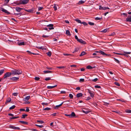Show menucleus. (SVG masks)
I'll return each mask as SVG.
<instances>
[{
	"mask_svg": "<svg viewBox=\"0 0 131 131\" xmlns=\"http://www.w3.org/2000/svg\"><path fill=\"white\" fill-rule=\"evenodd\" d=\"M12 74L19 75L22 74V71L20 69H14L11 71Z\"/></svg>",
	"mask_w": 131,
	"mask_h": 131,
	"instance_id": "f257e3e1",
	"label": "nucleus"
},
{
	"mask_svg": "<svg viewBox=\"0 0 131 131\" xmlns=\"http://www.w3.org/2000/svg\"><path fill=\"white\" fill-rule=\"evenodd\" d=\"M12 74V72H6L5 74L3 76V79H5L8 77H9Z\"/></svg>",
	"mask_w": 131,
	"mask_h": 131,
	"instance_id": "f03ea898",
	"label": "nucleus"
},
{
	"mask_svg": "<svg viewBox=\"0 0 131 131\" xmlns=\"http://www.w3.org/2000/svg\"><path fill=\"white\" fill-rule=\"evenodd\" d=\"M25 11L28 12L30 13H33L34 12H35V8H32V9L27 10L26 9H24V10Z\"/></svg>",
	"mask_w": 131,
	"mask_h": 131,
	"instance_id": "7ed1b4c3",
	"label": "nucleus"
},
{
	"mask_svg": "<svg viewBox=\"0 0 131 131\" xmlns=\"http://www.w3.org/2000/svg\"><path fill=\"white\" fill-rule=\"evenodd\" d=\"M9 127L14 129H20V128L19 127H15L13 125L9 126Z\"/></svg>",
	"mask_w": 131,
	"mask_h": 131,
	"instance_id": "20e7f679",
	"label": "nucleus"
},
{
	"mask_svg": "<svg viewBox=\"0 0 131 131\" xmlns=\"http://www.w3.org/2000/svg\"><path fill=\"white\" fill-rule=\"evenodd\" d=\"M100 53H101L103 56H106L107 57L110 56H111L110 54H108L106 53H105L103 51L100 50Z\"/></svg>",
	"mask_w": 131,
	"mask_h": 131,
	"instance_id": "39448f33",
	"label": "nucleus"
},
{
	"mask_svg": "<svg viewBox=\"0 0 131 131\" xmlns=\"http://www.w3.org/2000/svg\"><path fill=\"white\" fill-rule=\"evenodd\" d=\"M1 10L2 11L4 12L6 14H10V13L9 12H8L7 10L3 8H2L1 9Z\"/></svg>",
	"mask_w": 131,
	"mask_h": 131,
	"instance_id": "423d86ee",
	"label": "nucleus"
},
{
	"mask_svg": "<svg viewBox=\"0 0 131 131\" xmlns=\"http://www.w3.org/2000/svg\"><path fill=\"white\" fill-rule=\"evenodd\" d=\"M126 20L127 21L131 22V16H128L126 18Z\"/></svg>",
	"mask_w": 131,
	"mask_h": 131,
	"instance_id": "0eeeda50",
	"label": "nucleus"
},
{
	"mask_svg": "<svg viewBox=\"0 0 131 131\" xmlns=\"http://www.w3.org/2000/svg\"><path fill=\"white\" fill-rule=\"evenodd\" d=\"M29 0H22V4L25 5L27 3L29 2Z\"/></svg>",
	"mask_w": 131,
	"mask_h": 131,
	"instance_id": "6e6552de",
	"label": "nucleus"
},
{
	"mask_svg": "<svg viewBox=\"0 0 131 131\" xmlns=\"http://www.w3.org/2000/svg\"><path fill=\"white\" fill-rule=\"evenodd\" d=\"M16 10L18 12H20L23 9V8L19 7H17L16 8Z\"/></svg>",
	"mask_w": 131,
	"mask_h": 131,
	"instance_id": "1a4fd4ad",
	"label": "nucleus"
},
{
	"mask_svg": "<svg viewBox=\"0 0 131 131\" xmlns=\"http://www.w3.org/2000/svg\"><path fill=\"white\" fill-rule=\"evenodd\" d=\"M80 43H81L83 44H85L86 43V42L83 41L82 39H79L78 41Z\"/></svg>",
	"mask_w": 131,
	"mask_h": 131,
	"instance_id": "9d476101",
	"label": "nucleus"
},
{
	"mask_svg": "<svg viewBox=\"0 0 131 131\" xmlns=\"http://www.w3.org/2000/svg\"><path fill=\"white\" fill-rule=\"evenodd\" d=\"M19 78L16 77H13L10 79L13 81H17L18 80Z\"/></svg>",
	"mask_w": 131,
	"mask_h": 131,
	"instance_id": "9b49d317",
	"label": "nucleus"
},
{
	"mask_svg": "<svg viewBox=\"0 0 131 131\" xmlns=\"http://www.w3.org/2000/svg\"><path fill=\"white\" fill-rule=\"evenodd\" d=\"M83 95V94L81 93H79L77 94L76 95V96L78 98L82 96Z\"/></svg>",
	"mask_w": 131,
	"mask_h": 131,
	"instance_id": "f8f14e48",
	"label": "nucleus"
},
{
	"mask_svg": "<svg viewBox=\"0 0 131 131\" xmlns=\"http://www.w3.org/2000/svg\"><path fill=\"white\" fill-rule=\"evenodd\" d=\"M57 86V85H56L53 86H48L47 87V88L48 89H50L54 88Z\"/></svg>",
	"mask_w": 131,
	"mask_h": 131,
	"instance_id": "ddd939ff",
	"label": "nucleus"
},
{
	"mask_svg": "<svg viewBox=\"0 0 131 131\" xmlns=\"http://www.w3.org/2000/svg\"><path fill=\"white\" fill-rule=\"evenodd\" d=\"M99 9L100 10H106V8L105 7H102L101 6H99Z\"/></svg>",
	"mask_w": 131,
	"mask_h": 131,
	"instance_id": "4468645a",
	"label": "nucleus"
},
{
	"mask_svg": "<svg viewBox=\"0 0 131 131\" xmlns=\"http://www.w3.org/2000/svg\"><path fill=\"white\" fill-rule=\"evenodd\" d=\"M85 1L81 0V1H79V2H78V4L79 5H80L81 4H83V3H85Z\"/></svg>",
	"mask_w": 131,
	"mask_h": 131,
	"instance_id": "2eb2a0df",
	"label": "nucleus"
},
{
	"mask_svg": "<svg viewBox=\"0 0 131 131\" xmlns=\"http://www.w3.org/2000/svg\"><path fill=\"white\" fill-rule=\"evenodd\" d=\"M30 97V96H28L25 97L24 99V101H28Z\"/></svg>",
	"mask_w": 131,
	"mask_h": 131,
	"instance_id": "dca6fc26",
	"label": "nucleus"
},
{
	"mask_svg": "<svg viewBox=\"0 0 131 131\" xmlns=\"http://www.w3.org/2000/svg\"><path fill=\"white\" fill-rule=\"evenodd\" d=\"M11 100V99L10 98H8L7 99L6 102L5 103V104H7V103L10 102Z\"/></svg>",
	"mask_w": 131,
	"mask_h": 131,
	"instance_id": "f3484780",
	"label": "nucleus"
},
{
	"mask_svg": "<svg viewBox=\"0 0 131 131\" xmlns=\"http://www.w3.org/2000/svg\"><path fill=\"white\" fill-rule=\"evenodd\" d=\"M71 117H73L75 116V113L74 112H72L71 114H70Z\"/></svg>",
	"mask_w": 131,
	"mask_h": 131,
	"instance_id": "a211bd4d",
	"label": "nucleus"
},
{
	"mask_svg": "<svg viewBox=\"0 0 131 131\" xmlns=\"http://www.w3.org/2000/svg\"><path fill=\"white\" fill-rule=\"evenodd\" d=\"M66 34L68 36H71V34L70 33V32L69 30H67L66 32Z\"/></svg>",
	"mask_w": 131,
	"mask_h": 131,
	"instance_id": "6ab92c4d",
	"label": "nucleus"
},
{
	"mask_svg": "<svg viewBox=\"0 0 131 131\" xmlns=\"http://www.w3.org/2000/svg\"><path fill=\"white\" fill-rule=\"evenodd\" d=\"M95 67H93L90 66H88L86 67V68L89 69H91Z\"/></svg>",
	"mask_w": 131,
	"mask_h": 131,
	"instance_id": "aec40b11",
	"label": "nucleus"
},
{
	"mask_svg": "<svg viewBox=\"0 0 131 131\" xmlns=\"http://www.w3.org/2000/svg\"><path fill=\"white\" fill-rule=\"evenodd\" d=\"M24 45V42H19L18 43V45L19 46Z\"/></svg>",
	"mask_w": 131,
	"mask_h": 131,
	"instance_id": "412c9836",
	"label": "nucleus"
},
{
	"mask_svg": "<svg viewBox=\"0 0 131 131\" xmlns=\"http://www.w3.org/2000/svg\"><path fill=\"white\" fill-rule=\"evenodd\" d=\"M43 72L45 73H52V71H50L47 70V71H43Z\"/></svg>",
	"mask_w": 131,
	"mask_h": 131,
	"instance_id": "4be33fe9",
	"label": "nucleus"
},
{
	"mask_svg": "<svg viewBox=\"0 0 131 131\" xmlns=\"http://www.w3.org/2000/svg\"><path fill=\"white\" fill-rule=\"evenodd\" d=\"M75 20L77 22H78V23H80L81 24V21L78 18L75 19Z\"/></svg>",
	"mask_w": 131,
	"mask_h": 131,
	"instance_id": "5701e85b",
	"label": "nucleus"
},
{
	"mask_svg": "<svg viewBox=\"0 0 131 131\" xmlns=\"http://www.w3.org/2000/svg\"><path fill=\"white\" fill-rule=\"evenodd\" d=\"M19 122L24 124H27L28 123L27 122L23 121H19Z\"/></svg>",
	"mask_w": 131,
	"mask_h": 131,
	"instance_id": "b1692460",
	"label": "nucleus"
},
{
	"mask_svg": "<svg viewBox=\"0 0 131 131\" xmlns=\"http://www.w3.org/2000/svg\"><path fill=\"white\" fill-rule=\"evenodd\" d=\"M27 52H28V53H29V54H33L34 55H37V54L36 53H33L31 52L30 51H27Z\"/></svg>",
	"mask_w": 131,
	"mask_h": 131,
	"instance_id": "393cba45",
	"label": "nucleus"
},
{
	"mask_svg": "<svg viewBox=\"0 0 131 131\" xmlns=\"http://www.w3.org/2000/svg\"><path fill=\"white\" fill-rule=\"evenodd\" d=\"M4 69H2L0 70V76L4 72Z\"/></svg>",
	"mask_w": 131,
	"mask_h": 131,
	"instance_id": "a878e982",
	"label": "nucleus"
},
{
	"mask_svg": "<svg viewBox=\"0 0 131 131\" xmlns=\"http://www.w3.org/2000/svg\"><path fill=\"white\" fill-rule=\"evenodd\" d=\"M102 19V17H96L95 18V20H100Z\"/></svg>",
	"mask_w": 131,
	"mask_h": 131,
	"instance_id": "bb28decb",
	"label": "nucleus"
},
{
	"mask_svg": "<svg viewBox=\"0 0 131 131\" xmlns=\"http://www.w3.org/2000/svg\"><path fill=\"white\" fill-rule=\"evenodd\" d=\"M82 111L83 113L85 114H88L89 112V111L84 110H83Z\"/></svg>",
	"mask_w": 131,
	"mask_h": 131,
	"instance_id": "cd10ccee",
	"label": "nucleus"
},
{
	"mask_svg": "<svg viewBox=\"0 0 131 131\" xmlns=\"http://www.w3.org/2000/svg\"><path fill=\"white\" fill-rule=\"evenodd\" d=\"M90 94L91 97H93L94 96V92H92L91 93H90Z\"/></svg>",
	"mask_w": 131,
	"mask_h": 131,
	"instance_id": "c85d7f7f",
	"label": "nucleus"
},
{
	"mask_svg": "<svg viewBox=\"0 0 131 131\" xmlns=\"http://www.w3.org/2000/svg\"><path fill=\"white\" fill-rule=\"evenodd\" d=\"M86 53L84 51H82L81 54L80 55V56H82L85 54Z\"/></svg>",
	"mask_w": 131,
	"mask_h": 131,
	"instance_id": "c756f323",
	"label": "nucleus"
},
{
	"mask_svg": "<svg viewBox=\"0 0 131 131\" xmlns=\"http://www.w3.org/2000/svg\"><path fill=\"white\" fill-rule=\"evenodd\" d=\"M114 60L117 63H120V61L118 60L117 59H116L115 58H114Z\"/></svg>",
	"mask_w": 131,
	"mask_h": 131,
	"instance_id": "7c9ffc66",
	"label": "nucleus"
},
{
	"mask_svg": "<svg viewBox=\"0 0 131 131\" xmlns=\"http://www.w3.org/2000/svg\"><path fill=\"white\" fill-rule=\"evenodd\" d=\"M125 111L127 113H131V110H127Z\"/></svg>",
	"mask_w": 131,
	"mask_h": 131,
	"instance_id": "2f4dec72",
	"label": "nucleus"
},
{
	"mask_svg": "<svg viewBox=\"0 0 131 131\" xmlns=\"http://www.w3.org/2000/svg\"><path fill=\"white\" fill-rule=\"evenodd\" d=\"M51 109V108H49V107H46V108H44L43 110V111L49 110H50Z\"/></svg>",
	"mask_w": 131,
	"mask_h": 131,
	"instance_id": "473e14b6",
	"label": "nucleus"
},
{
	"mask_svg": "<svg viewBox=\"0 0 131 131\" xmlns=\"http://www.w3.org/2000/svg\"><path fill=\"white\" fill-rule=\"evenodd\" d=\"M15 105H13L11 107H10L9 108V109L10 110H12L14 109L15 107Z\"/></svg>",
	"mask_w": 131,
	"mask_h": 131,
	"instance_id": "72a5a7b5",
	"label": "nucleus"
},
{
	"mask_svg": "<svg viewBox=\"0 0 131 131\" xmlns=\"http://www.w3.org/2000/svg\"><path fill=\"white\" fill-rule=\"evenodd\" d=\"M88 23L91 26H93L94 25V23L91 22H89Z\"/></svg>",
	"mask_w": 131,
	"mask_h": 131,
	"instance_id": "f704fd0d",
	"label": "nucleus"
},
{
	"mask_svg": "<svg viewBox=\"0 0 131 131\" xmlns=\"http://www.w3.org/2000/svg\"><path fill=\"white\" fill-rule=\"evenodd\" d=\"M81 24H83L84 26H86L88 25L85 22H81Z\"/></svg>",
	"mask_w": 131,
	"mask_h": 131,
	"instance_id": "c9c22d12",
	"label": "nucleus"
},
{
	"mask_svg": "<svg viewBox=\"0 0 131 131\" xmlns=\"http://www.w3.org/2000/svg\"><path fill=\"white\" fill-rule=\"evenodd\" d=\"M47 55L49 57H50L51 54V51H49L47 53Z\"/></svg>",
	"mask_w": 131,
	"mask_h": 131,
	"instance_id": "e433bc0d",
	"label": "nucleus"
},
{
	"mask_svg": "<svg viewBox=\"0 0 131 131\" xmlns=\"http://www.w3.org/2000/svg\"><path fill=\"white\" fill-rule=\"evenodd\" d=\"M53 25L52 24H49L47 26V27H53Z\"/></svg>",
	"mask_w": 131,
	"mask_h": 131,
	"instance_id": "4c0bfd02",
	"label": "nucleus"
},
{
	"mask_svg": "<svg viewBox=\"0 0 131 131\" xmlns=\"http://www.w3.org/2000/svg\"><path fill=\"white\" fill-rule=\"evenodd\" d=\"M22 118H25V117L26 116H27V115L26 114H23L22 115Z\"/></svg>",
	"mask_w": 131,
	"mask_h": 131,
	"instance_id": "58836bf2",
	"label": "nucleus"
},
{
	"mask_svg": "<svg viewBox=\"0 0 131 131\" xmlns=\"http://www.w3.org/2000/svg\"><path fill=\"white\" fill-rule=\"evenodd\" d=\"M98 80V79L97 78H95L93 80H92V81L94 82H96Z\"/></svg>",
	"mask_w": 131,
	"mask_h": 131,
	"instance_id": "ea45409f",
	"label": "nucleus"
},
{
	"mask_svg": "<svg viewBox=\"0 0 131 131\" xmlns=\"http://www.w3.org/2000/svg\"><path fill=\"white\" fill-rule=\"evenodd\" d=\"M51 80V78L50 77H47L46 78L45 80L46 81L49 80Z\"/></svg>",
	"mask_w": 131,
	"mask_h": 131,
	"instance_id": "a19ab883",
	"label": "nucleus"
},
{
	"mask_svg": "<svg viewBox=\"0 0 131 131\" xmlns=\"http://www.w3.org/2000/svg\"><path fill=\"white\" fill-rule=\"evenodd\" d=\"M69 96L71 99H72L73 98V96L72 94H70Z\"/></svg>",
	"mask_w": 131,
	"mask_h": 131,
	"instance_id": "79ce46f5",
	"label": "nucleus"
},
{
	"mask_svg": "<svg viewBox=\"0 0 131 131\" xmlns=\"http://www.w3.org/2000/svg\"><path fill=\"white\" fill-rule=\"evenodd\" d=\"M84 81V79H80L79 80V82H83Z\"/></svg>",
	"mask_w": 131,
	"mask_h": 131,
	"instance_id": "37998d69",
	"label": "nucleus"
},
{
	"mask_svg": "<svg viewBox=\"0 0 131 131\" xmlns=\"http://www.w3.org/2000/svg\"><path fill=\"white\" fill-rule=\"evenodd\" d=\"M65 67L64 66H59L57 67V68L59 69H62L64 68Z\"/></svg>",
	"mask_w": 131,
	"mask_h": 131,
	"instance_id": "c03bdc74",
	"label": "nucleus"
},
{
	"mask_svg": "<svg viewBox=\"0 0 131 131\" xmlns=\"http://www.w3.org/2000/svg\"><path fill=\"white\" fill-rule=\"evenodd\" d=\"M94 87L96 88H101L100 86L98 85H96Z\"/></svg>",
	"mask_w": 131,
	"mask_h": 131,
	"instance_id": "a18cd8bd",
	"label": "nucleus"
},
{
	"mask_svg": "<svg viewBox=\"0 0 131 131\" xmlns=\"http://www.w3.org/2000/svg\"><path fill=\"white\" fill-rule=\"evenodd\" d=\"M79 50V48H76L75 49V51L73 52V53H74V52H77L78 51V50Z\"/></svg>",
	"mask_w": 131,
	"mask_h": 131,
	"instance_id": "49530a36",
	"label": "nucleus"
},
{
	"mask_svg": "<svg viewBox=\"0 0 131 131\" xmlns=\"http://www.w3.org/2000/svg\"><path fill=\"white\" fill-rule=\"evenodd\" d=\"M60 106H61L60 105H57L56 106V107L54 108L55 109H57Z\"/></svg>",
	"mask_w": 131,
	"mask_h": 131,
	"instance_id": "de8ad7c7",
	"label": "nucleus"
},
{
	"mask_svg": "<svg viewBox=\"0 0 131 131\" xmlns=\"http://www.w3.org/2000/svg\"><path fill=\"white\" fill-rule=\"evenodd\" d=\"M37 122H39L40 123L42 124L44 123V122L42 121H37Z\"/></svg>",
	"mask_w": 131,
	"mask_h": 131,
	"instance_id": "09e8293b",
	"label": "nucleus"
},
{
	"mask_svg": "<svg viewBox=\"0 0 131 131\" xmlns=\"http://www.w3.org/2000/svg\"><path fill=\"white\" fill-rule=\"evenodd\" d=\"M9 1L8 0H5L4 1V4H7L9 2Z\"/></svg>",
	"mask_w": 131,
	"mask_h": 131,
	"instance_id": "8fccbe9b",
	"label": "nucleus"
},
{
	"mask_svg": "<svg viewBox=\"0 0 131 131\" xmlns=\"http://www.w3.org/2000/svg\"><path fill=\"white\" fill-rule=\"evenodd\" d=\"M18 95L17 93H13V95L14 96H17Z\"/></svg>",
	"mask_w": 131,
	"mask_h": 131,
	"instance_id": "3c124183",
	"label": "nucleus"
},
{
	"mask_svg": "<svg viewBox=\"0 0 131 131\" xmlns=\"http://www.w3.org/2000/svg\"><path fill=\"white\" fill-rule=\"evenodd\" d=\"M43 8V7H38V11L40 10Z\"/></svg>",
	"mask_w": 131,
	"mask_h": 131,
	"instance_id": "603ef678",
	"label": "nucleus"
},
{
	"mask_svg": "<svg viewBox=\"0 0 131 131\" xmlns=\"http://www.w3.org/2000/svg\"><path fill=\"white\" fill-rule=\"evenodd\" d=\"M114 84H115L117 85V86H120L119 84L117 82H115L114 83Z\"/></svg>",
	"mask_w": 131,
	"mask_h": 131,
	"instance_id": "864d4df0",
	"label": "nucleus"
},
{
	"mask_svg": "<svg viewBox=\"0 0 131 131\" xmlns=\"http://www.w3.org/2000/svg\"><path fill=\"white\" fill-rule=\"evenodd\" d=\"M35 79L36 80H38L40 79V78L39 77H36L35 78Z\"/></svg>",
	"mask_w": 131,
	"mask_h": 131,
	"instance_id": "5fc2aeb1",
	"label": "nucleus"
},
{
	"mask_svg": "<svg viewBox=\"0 0 131 131\" xmlns=\"http://www.w3.org/2000/svg\"><path fill=\"white\" fill-rule=\"evenodd\" d=\"M46 68L50 70H52V68L51 67H46Z\"/></svg>",
	"mask_w": 131,
	"mask_h": 131,
	"instance_id": "6e6d98bb",
	"label": "nucleus"
},
{
	"mask_svg": "<svg viewBox=\"0 0 131 131\" xmlns=\"http://www.w3.org/2000/svg\"><path fill=\"white\" fill-rule=\"evenodd\" d=\"M53 8L54 9V10L56 11L57 10V7L55 5H54V6L53 7Z\"/></svg>",
	"mask_w": 131,
	"mask_h": 131,
	"instance_id": "4d7b16f0",
	"label": "nucleus"
},
{
	"mask_svg": "<svg viewBox=\"0 0 131 131\" xmlns=\"http://www.w3.org/2000/svg\"><path fill=\"white\" fill-rule=\"evenodd\" d=\"M75 39H77L78 41L79 40V39L78 38L77 36V35H75Z\"/></svg>",
	"mask_w": 131,
	"mask_h": 131,
	"instance_id": "13d9d810",
	"label": "nucleus"
},
{
	"mask_svg": "<svg viewBox=\"0 0 131 131\" xmlns=\"http://www.w3.org/2000/svg\"><path fill=\"white\" fill-rule=\"evenodd\" d=\"M115 53L116 54H117L118 55H124V54L123 53Z\"/></svg>",
	"mask_w": 131,
	"mask_h": 131,
	"instance_id": "bf43d9fd",
	"label": "nucleus"
},
{
	"mask_svg": "<svg viewBox=\"0 0 131 131\" xmlns=\"http://www.w3.org/2000/svg\"><path fill=\"white\" fill-rule=\"evenodd\" d=\"M104 105H105L107 106V105L109 104V103L106 102H104Z\"/></svg>",
	"mask_w": 131,
	"mask_h": 131,
	"instance_id": "052dcab7",
	"label": "nucleus"
},
{
	"mask_svg": "<svg viewBox=\"0 0 131 131\" xmlns=\"http://www.w3.org/2000/svg\"><path fill=\"white\" fill-rule=\"evenodd\" d=\"M107 31V29H105L104 30H102L101 31L103 32H106Z\"/></svg>",
	"mask_w": 131,
	"mask_h": 131,
	"instance_id": "680f3d73",
	"label": "nucleus"
},
{
	"mask_svg": "<svg viewBox=\"0 0 131 131\" xmlns=\"http://www.w3.org/2000/svg\"><path fill=\"white\" fill-rule=\"evenodd\" d=\"M36 125L37 126L39 127V128H42L43 126V125Z\"/></svg>",
	"mask_w": 131,
	"mask_h": 131,
	"instance_id": "e2e57ef3",
	"label": "nucleus"
},
{
	"mask_svg": "<svg viewBox=\"0 0 131 131\" xmlns=\"http://www.w3.org/2000/svg\"><path fill=\"white\" fill-rule=\"evenodd\" d=\"M41 104L43 105H48V103H41Z\"/></svg>",
	"mask_w": 131,
	"mask_h": 131,
	"instance_id": "0e129e2a",
	"label": "nucleus"
},
{
	"mask_svg": "<svg viewBox=\"0 0 131 131\" xmlns=\"http://www.w3.org/2000/svg\"><path fill=\"white\" fill-rule=\"evenodd\" d=\"M42 37L43 38H46L48 37L49 36L47 35H43L42 36Z\"/></svg>",
	"mask_w": 131,
	"mask_h": 131,
	"instance_id": "69168bd1",
	"label": "nucleus"
},
{
	"mask_svg": "<svg viewBox=\"0 0 131 131\" xmlns=\"http://www.w3.org/2000/svg\"><path fill=\"white\" fill-rule=\"evenodd\" d=\"M26 111L27 112H28L29 111V109L28 107H26Z\"/></svg>",
	"mask_w": 131,
	"mask_h": 131,
	"instance_id": "338daca9",
	"label": "nucleus"
},
{
	"mask_svg": "<svg viewBox=\"0 0 131 131\" xmlns=\"http://www.w3.org/2000/svg\"><path fill=\"white\" fill-rule=\"evenodd\" d=\"M57 113H54L53 114H51V115L52 116H55L56 115Z\"/></svg>",
	"mask_w": 131,
	"mask_h": 131,
	"instance_id": "774afa93",
	"label": "nucleus"
}]
</instances>
